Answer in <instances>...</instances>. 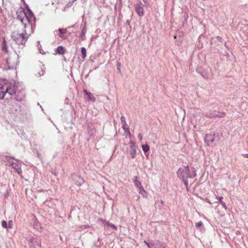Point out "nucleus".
Here are the masks:
<instances>
[{
    "label": "nucleus",
    "mask_w": 248,
    "mask_h": 248,
    "mask_svg": "<svg viewBox=\"0 0 248 248\" xmlns=\"http://www.w3.org/2000/svg\"><path fill=\"white\" fill-rule=\"evenodd\" d=\"M16 15L17 19L19 20L24 26V32L26 34L29 33V34L33 32V25L30 24L29 19L27 16V14L25 13V10L23 8L18 10L16 11Z\"/></svg>",
    "instance_id": "nucleus-1"
},
{
    "label": "nucleus",
    "mask_w": 248,
    "mask_h": 248,
    "mask_svg": "<svg viewBox=\"0 0 248 248\" xmlns=\"http://www.w3.org/2000/svg\"><path fill=\"white\" fill-rule=\"evenodd\" d=\"M177 175L180 179L194 178L196 176V170L193 167L190 169L188 165L184 166L178 170Z\"/></svg>",
    "instance_id": "nucleus-2"
},
{
    "label": "nucleus",
    "mask_w": 248,
    "mask_h": 248,
    "mask_svg": "<svg viewBox=\"0 0 248 248\" xmlns=\"http://www.w3.org/2000/svg\"><path fill=\"white\" fill-rule=\"evenodd\" d=\"M221 135L222 134H220L215 131L211 132L210 134H206L204 138V142L209 146L216 145L215 142L220 140Z\"/></svg>",
    "instance_id": "nucleus-3"
},
{
    "label": "nucleus",
    "mask_w": 248,
    "mask_h": 248,
    "mask_svg": "<svg viewBox=\"0 0 248 248\" xmlns=\"http://www.w3.org/2000/svg\"><path fill=\"white\" fill-rule=\"evenodd\" d=\"M28 33L26 34L25 32L24 33L20 34L13 32L11 35V37L16 44L18 45H22L23 46H24L26 41L29 38L27 35Z\"/></svg>",
    "instance_id": "nucleus-4"
},
{
    "label": "nucleus",
    "mask_w": 248,
    "mask_h": 248,
    "mask_svg": "<svg viewBox=\"0 0 248 248\" xmlns=\"http://www.w3.org/2000/svg\"><path fill=\"white\" fill-rule=\"evenodd\" d=\"M27 240L31 248H41V239L40 237H29Z\"/></svg>",
    "instance_id": "nucleus-5"
},
{
    "label": "nucleus",
    "mask_w": 248,
    "mask_h": 248,
    "mask_svg": "<svg viewBox=\"0 0 248 248\" xmlns=\"http://www.w3.org/2000/svg\"><path fill=\"white\" fill-rule=\"evenodd\" d=\"M226 115V114L224 112L210 110L209 112L206 113L205 116L209 118H223Z\"/></svg>",
    "instance_id": "nucleus-6"
},
{
    "label": "nucleus",
    "mask_w": 248,
    "mask_h": 248,
    "mask_svg": "<svg viewBox=\"0 0 248 248\" xmlns=\"http://www.w3.org/2000/svg\"><path fill=\"white\" fill-rule=\"evenodd\" d=\"M17 87L15 83H7V87L5 89V94L8 93L11 96L16 94Z\"/></svg>",
    "instance_id": "nucleus-7"
},
{
    "label": "nucleus",
    "mask_w": 248,
    "mask_h": 248,
    "mask_svg": "<svg viewBox=\"0 0 248 248\" xmlns=\"http://www.w3.org/2000/svg\"><path fill=\"white\" fill-rule=\"evenodd\" d=\"M8 81L3 80L2 83H0V99H3L5 95V89L7 87Z\"/></svg>",
    "instance_id": "nucleus-8"
},
{
    "label": "nucleus",
    "mask_w": 248,
    "mask_h": 248,
    "mask_svg": "<svg viewBox=\"0 0 248 248\" xmlns=\"http://www.w3.org/2000/svg\"><path fill=\"white\" fill-rule=\"evenodd\" d=\"M71 177L72 180L74 181L75 184L77 186H81L84 182L83 178L81 177L80 176L78 175L77 174H72Z\"/></svg>",
    "instance_id": "nucleus-9"
},
{
    "label": "nucleus",
    "mask_w": 248,
    "mask_h": 248,
    "mask_svg": "<svg viewBox=\"0 0 248 248\" xmlns=\"http://www.w3.org/2000/svg\"><path fill=\"white\" fill-rule=\"evenodd\" d=\"M12 112L13 113L15 114L16 117L19 118H20L23 115L21 107L17 104L14 107V108L12 109Z\"/></svg>",
    "instance_id": "nucleus-10"
},
{
    "label": "nucleus",
    "mask_w": 248,
    "mask_h": 248,
    "mask_svg": "<svg viewBox=\"0 0 248 248\" xmlns=\"http://www.w3.org/2000/svg\"><path fill=\"white\" fill-rule=\"evenodd\" d=\"M143 4L141 2H140L135 5V11L139 16H142L144 15V9L142 7Z\"/></svg>",
    "instance_id": "nucleus-11"
},
{
    "label": "nucleus",
    "mask_w": 248,
    "mask_h": 248,
    "mask_svg": "<svg viewBox=\"0 0 248 248\" xmlns=\"http://www.w3.org/2000/svg\"><path fill=\"white\" fill-rule=\"evenodd\" d=\"M26 14L27 16L28 19H29V21H30V24L32 25V22H33V24H34L36 21L35 17L34 16L33 12L29 7L28 9V13Z\"/></svg>",
    "instance_id": "nucleus-12"
},
{
    "label": "nucleus",
    "mask_w": 248,
    "mask_h": 248,
    "mask_svg": "<svg viewBox=\"0 0 248 248\" xmlns=\"http://www.w3.org/2000/svg\"><path fill=\"white\" fill-rule=\"evenodd\" d=\"M11 59L10 58H7L6 60V64L5 66L3 67L4 70H8L10 69H13L14 68V66L13 65H11L10 61Z\"/></svg>",
    "instance_id": "nucleus-13"
},
{
    "label": "nucleus",
    "mask_w": 248,
    "mask_h": 248,
    "mask_svg": "<svg viewBox=\"0 0 248 248\" xmlns=\"http://www.w3.org/2000/svg\"><path fill=\"white\" fill-rule=\"evenodd\" d=\"M58 31L60 33L59 37L60 38H62L63 40H65L67 39V36L64 35V34L66 33L67 32L66 29L60 28L58 30Z\"/></svg>",
    "instance_id": "nucleus-14"
},
{
    "label": "nucleus",
    "mask_w": 248,
    "mask_h": 248,
    "mask_svg": "<svg viewBox=\"0 0 248 248\" xmlns=\"http://www.w3.org/2000/svg\"><path fill=\"white\" fill-rule=\"evenodd\" d=\"M65 52V48L62 46H58L55 50L56 53L59 55H63Z\"/></svg>",
    "instance_id": "nucleus-15"
},
{
    "label": "nucleus",
    "mask_w": 248,
    "mask_h": 248,
    "mask_svg": "<svg viewBox=\"0 0 248 248\" xmlns=\"http://www.w3.org/2000/svg\"><path fill=\"white\" fill-rule=\"evenodd\" d=\"M136 147V146H133V147H131V151L130 152V156L132 158H135L137 154Z\"/></svg>",
    "instance_id": "nucleus-16"
},
{
    "label": "nucleus",
    "mask_w": 248,
    "mask_h": 248,
    "mask_svg": "<svg viewBox=\"0 0 248 248\" xmlns=\"http://www.w3.org/2000/svg\"><path fill=\"white\" fill-rule=\"evenodd\" d=\"M87 30H86V23L84 24V26L82 28L81 30V32L79 36V37L80 39L82 40H83V39H82V37L85 35L86 32Z\"/></svg>",
    "instance_id": "nucleus-17"
},
{
    "label": "nucleus",
    "mask_w": 248,
    "mask_h": 248,
    "mask_svg": "<svg viewBox=\"0 0 248 248\" xmlns=\"http://www.w3.org/2000/svg\"><path fill=\"white\" fill-rule=\"evenodd\" d=\"M84 93L88 96V99L90 100H91L93 102L95 101V100H96L95 98L94 97L92 96V93L90 92H89L87 90H84Z\"/></svg>",
    "instance_id": "nucleus-18"
},
{
    "label": "nucleus",
    "mask_w": 248,
    "mask_h": 248,
    "mask_svg": "<svg viewBox=\"0 0 248 248\" xmlns=\"http://www.w3.org/2000/svg\"><path fill=\"white\" fill-rule=\"evenodd\" d=\"M138 177L137 176L134 177V184L139 189H141L143 187L141 185V183L140 181L137 180Z\"/></svg>",
    "instance_id": "nucleus-19"
},
{
    "label": "nucleus",
    "mask_w": 248,
    "mask_h": 248,
    "mask_svg": "<svg viewBox=\"0 0 248 248\" xmlns=\"http://www.w3.org/2000/svg\"><path fill=\"white\" fill-rule=\"evenodd\" d=\"M43 67L40 68V70L38 71L37 72V74L39 75V76H43L45 72H46V68L44 67V64H42V66Z\"/></svg>",
    "instance_id": "nucleus-20"
},
{
    "label": "nucleus",
    "mask_w": 248,
    "mask_h": 248,
    "mask_svg": "<svg viewBox=\"0 0 248 248\" xmlns=\"http://www.w3.org/2000/svg\"><path fill=\"white\" fill-rule=\"evenodd\" d=\"M217 199L218 200V202H219L221 204V205L222 206V207L225 209H227V206L225 204V203L224 202H223L222 201V199H223V197H217Z\"/></svg>",
    "instance_id": "nucleus-21"
},
{
    "label": "nucleus",
    "mask_w": 248,
    "mask_h": 248,
    "mask_svg": "<svg viewBox=\"0 0 248 248\" xmlns=\"http://www.w3.org/2000/svg\"><path fill=\"white\" fill-rule=\"evenodd\" d=\"M81 55L83 61L86 57V49L84 47L81 48Z\"/></svg>",
    "instance_id": "nucleus-22"
},
{
    "label": "nucleus",
    "mask_w": 248,
    "mask_h": 248,
    "mask_svg": "<svg viewBox=\"0 0 248 248\" xmlns=\"http://www.w3.org/2000/svg\"><path fill=\"white\" fill-rule=\"evenodd\" d=\"M144 243L148 248H153L154 246H155V243H154V241H151L150 242H147L145 240Z\"/></svg>",
    "instance_id": "nucleus-23"
},
{
    "label": "nucleus",
    "mask_w": 248,
    "mask_h": 248,
    "mask_svg": "<svg viewBox=\"0 0 248 248\" xmlns=\"http://www.w3.org/2000/svg\"><path fill=\"white\" fill-rule=\"evenodd\" d=\"M142 149L144 153H146L149 151L150 147H149V145H148L147 144H146L142 145Z\"/></svg>",
    "instance_id": "nucleus-24"
},
{
    "label": "nucleus",
    "mask_w": 248,
    "mask_h": 248,
    "mask_svg": "<svg viewBox=\"0 0 248 248\" xmlns=\"http://www.w3.org/2000/svg\"><path fill=\"white\" fill-rule=\"evenodd\" d=\"M127 125L126 124V123H125V124H124V123L122 124V128L124 130V131L125 132H129V133H130L129 127H127Z\"/></svg>",
    "instance_id": "nucleus-25"
},
{
    "label": "nucleus",
    "mask_w": 248,
    "mask_h": 248,
    "mask_svg": "<svg viewBox=\"0 0 248 248\" xmlns=\"http://www.w3.org/2000/svg\"><path fill=\"white\" fill-rule=\"evenodd\" d=\"M154 243H155V246H154L155 248H160L161 246H162L159 240L154 242Z\"/></svg>",
    "instance_id": "nucleus-26"
},
{
    "label": "nucleus",
    "mask_w": 248,
    "mask_h": 248,
    "mask_svg": "<svg viewBox=\"0 0 248 248\" xmlns=\"http://www.w3.org/2000/svg\"><path fill=\"white\" fill-rule=\"evenodd\" d=\"M195 226L197 229H201V227H203V223L202 221H199L196 223Z\"/></svg>",
    "instance_id": "nucleus-27"
},
{
    "label": "nucleus",
    "mask_w": 248,
    "mask_h": 248,
    "mask_svg": "<svg viewBox=\"0 0 248 248\" xmlns=\"http://www.w3.org/2000/svg\"><path fill=\"white\" fill-rule=\"evenodd\" d=\"M106 224L108 227H110L111 228H113L115 230H116L117 229V227H116L115 226V225H114L113 224H112L111 223H110L108 221V222H107Z\"/></svg>",
    "instance_id": "nucleus-28"
},
{
    "label": "nucleus",
    "mask_w": 248,
    "mask_h": 248,
    "mask_svg": "<svg viewBox=\"0 0 248 248\" xmlns=\"http://www.w3.org/2000/svg\"><path fill=\"white\" fill-rule=\"evenodd\" d=\"M140 193L143 196V197H146L147 193L143 187H142V188L140 189Z\"/></svg>",
    "instance_id": "nucleus-29"
},
{
    "label": "nucleus",
    "mask_w": 248,
    "mask_h": 248,
    "mask_svg": "<svg viewBox=\"0 0 248 248\" xmlns=\"http://www.w3.org/2000/svg\"><path fill=\"white\" fill-rule=\"evenodd\" d=\"M216 39H217V42H218V43L223 44V43L224 42L223 38L220 36H217Z\"/></svg>",
    "instance_id": "nucleus-30"
},
{
    "label": "nucleus",
    "mask_w": 248,
    "mask_h": 248,
    "mask_svg": "<svg viewBox=\"0 0 248 248\" xmlns=\"http://www.w3.org/2000/svg\"><path fill=\"white\" fill-rule=\"evenodd\" d=\"M2 45V49L3 50L7 51V48L6 41L5 40H3Z\"/></svg>",
    "instance_id": "nucleus-31"
},
{
    "label": "nucleus",
    "mask_w": 248,
    "mask_h": 248,
    "mask_svg": "<svg viewBox=\"0 0 248 248\" xmlns=\"http://www.w3.org/2000/svg\"><path fill=\"white\" fill-rule=\"evenodd\" d=\"M1 225L4 228H8V224L5 220H2L1 222Z\"/></svg>",
    "instance_id": "nucleus-32"
},
{
    "label": "nucleus",
    "mask_w": 248,
    "mask_h": 248,
    "mask_svg": "<svg viewBox=\"0 0 248 248\" xmlns=\"http://www.w3.org/2000/svg\"><path fill=\"white\" fill-rule=\"evenodd\" d=\"M13 222L12 220H10L8 222V228L12 229L13 228Z\"/></svg>",
    "instance_id": "nucleus-33"
},
{
    "label": "nucleus",
    "mask_w": 248,
    "mask_h": 248,
    "mask_svg": "<svg viewBox=\"0 0 248 248\" xmlns=\"http://www.w3.org/2000/svg\"><path fill=\"white\" fill-rule=\"evenodd\" d=\"M184 183L185 186H188V180L187 179H181Z\"/></svg>",
    "instance_id": "nucleus-34"
},
{
    "label": "nucleus",
    "mask_w": 248,
    "mask_h": 248,
    "mask_svg": "<svg viewBox=\"0 0 248 248\" xmlns=\"http://www.w3.org/2000/svg\"><path fill=\"white\" fill-rule=\"evenodd\" d=\"M121 121L122 124H124H124L126 123V121H125V118L124 116H122L121 117Z\"/></svg>",
    "instance_id": "nucleus-35"
},
{
    "label": "nucleus",
    "mask_w": 248,
    "mask_h": 248,
    "mask_svg": "<svg viewBox=\"0 0 248 248\" xmlns=\"http://www.w3.org/2000/svg\"><path fill=\"white\" fill-rule=\"evenodd\" d=\"M120 66H121V64L120 63L118 62L117 64V69L120 72H121V70H120Z\"/></svg>",
    "instance_id": "nucleus-36"
},
{
    "label": "nucleus",
    "mask_w": 248,
    "mask_h": 248,
    "mask_svg": "<svg viewBox=\"0 0 248 248\" xmlns=\"http://www.w3.org/2000/svg\"><path fill=\"white\" fill-rule=\"evenodd\" d=\"M138 138H139V139L140 140V141H141L142 139V135L141 134H139L138 136Z\"/></svg>",
    "instance_id": "nucleus-37"
},
{
    "label": "nucleus",
    "mask_w": 248,
    "mask_h": 248,
    "mask_svg": "<svg viewBox=\"0 0 248 248\" xmlns=\"http://www.w3.org/2000/svg\"><path fill=\"white\" fill-rule=\"evenodd\" d=\"M223 44H224V46H225V47L226 48V49H227V50H229V46L227 45L226 42H224L223 43Z\"/></svg>",
    "instance_id": "nucleus-38"
},
{
    "label": "nucleus",
    "mask_w": 248,
    "mask_h": 248,
    "mask_svg": "<svg viewBox=\"0 0 248 248\" xmlns=\"http://www.w3.org/2000/svg\"><path fill=\"white\" fill-rule=\"evenodd\" d=\"M16 171H17V172L19 174H20V172L22 171L21 169H20V168H17V169H16Z\"/></svg>",
    "instance_id": "nucleus-39"
},
{
    "label": "nucleus",
    "mask_w": 248,
    "mask_h": 248,
    "mask_svg": "<svg viewBox=\"0 0 248 248\" xmlns=\"http://www.w3.org/2000/svg\"><path fill=\"white\" fill-rule=\"evenodd\" d=\"M204 78H206L205 76L204 75V72H198Z\"/></svg>",
    "instance_id": "nucleus-40"
},
{
    "label": "nucleus",
    "mask_w": 248,
    "mask_h": 248,
    "mask_svg": "<svg viewBox=\"0 0 248 248\" xmlns=\"http://www.w3.org/2000/svg\"><path fill=\"white\" fill-rule=\"evenodd\" d=\"M37 46H38V48L39 49H40V48H41V45H40V41H38V45H37Z\"/></svg>",
    "instance_id": "nucleus-41"
},
{
    "label": "nucleus",
    "mask_w": 248,
    "mask_h": 248,
    "mask_svg": "<svg viewBox=\"0 0 248 248\" xmlns=\"http://www.w3.org/2000/svg\"><path fill=\"white\" fill-rule=\"evenodd\" d=\"M130 143L131 144V147H133V146H135V144L133 141H130Z\"/></svg>",
    "instance_id": "nucleus-42"
},
{
    "label": "nucleus",
    "mask_w": 248,
    "mask_h": 248,
    "mask_svg": "<svg viewBox=\"0 0 248 248\" xmlns=\"http://www.w3.org/2000/svg\"><path fill=\"white\" fill-rule=\"evenodd\" d=\"M243 155L245 156V157L248 158V154H243Z\"/></svg>",
    "instance_id": "nucleus-43"
},
{
    "label": "nucleus",
    "mask_w": 248,
    "mask_h": 248,
    "mask_svg": "<svg viewBox=\"0 0 248 248\" xmlns=\"http://www.w3.org/2000/svg\"><path fill=\"white\" fill-rule=\"evenodd\" d=\"M129 22H129L128 20H127V21H126V24L127 25H129Z\"/></svg>",
    "instance_id": "nucleus-44"
},
{
    "label": "nucleus",
    "mask_w": 248,
    "mask_h": 248,
    "mask_svg": "<svg viewBox=\"0 0 248 248\" xmlns=\"http://www.w3.org/2000/svg\"><path fill=\"white\" fill-rule=\"evenodd\" d=\"M186 189L187 191H188V186H186Z\"/></svg>",
    "instance_id": "nucleus-45"
},
{
    "label": "nucleus",
    "mask_w": 248,
    "mask_h": 248,
    "mask_svg": "<svg viewBox=\"0 0 248 248\" xmlns=\"http://www.w3.org/2000/svg\"><path fill=\"white\" fill-rule=\"evenodd\" d=\"M160 248H166L164 246H161Z\"/></svg>",
    "instance_id": "nucleus-46"
},
{
    "label": "nucleus",
    "mask_w": 248,
    "mask_h": 248,
    "mask_svg": "<svg viewBox=\"0 0 248 248\" xmlns=\"http://www.w3.org/2000/svg\"><path fill=\"white\" fill-rule=\"evenodd\" d=\"M160 202L162 204H163L164 203V202L163 201H161Z\"/></svg>",
    "instance_id": "nucleus-47"
},
{
    "label": "nucleus",
    "mask_w": 248,
    "mask_h": 248,
    "mask_svg": "<svg viewBox=\"0 0 248 248\" xmlns=\"http://www.w3.org/2000/svg\"><path fill=\"white\" fill-rule=\"evenodd\" d=\"M40 53H42V54H44L45 53L44 52H42L41 51H40Z\"/></svg>",
    "instance_id": "nucleus-48"
},
{
    "label": "nucleus",
    "mask_w": 248,
    "mask_h": 248,
    "mask_svg": "<svg viewBox=\"0 0 248 248\" xmlns=\"http://www.w3.org/2000/svg\"><path fill=\"white\" fill-rule=\"evenodd\" d=\"M174 38H176V36L175 35V36H174Z\"/></svg>",
    "instance_id": "nucleus-49"
},
{
    "label": "nucleus",
    "mask_w": 248,
    "mask_h": 248,
    "mask_svg": "<svg viewBox=\"0 0 248 248\" xmlns=\"http://www.w3.org/2000/svg\"><path fill=\"white\" fill-rule=\"evenodd\" d=\"M76 0H73V1H76Z\"/></svg>",
    "instance_id": "nucleus-50"
}]
</instances>
